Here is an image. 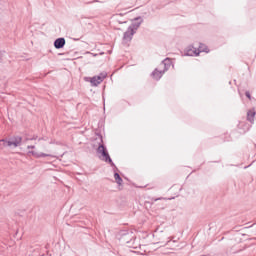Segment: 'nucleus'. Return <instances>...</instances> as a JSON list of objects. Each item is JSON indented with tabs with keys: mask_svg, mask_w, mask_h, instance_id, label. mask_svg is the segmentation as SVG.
I'll return each instance as SVG.
<instances>
[{
	"mask_svg": "<svg viewBox=\"0 0 256 256\" xmlns=\"http://www.w3.org/2000/svg\"><path fill=\"white\" fill-rule=\"evenodd\" d=\"M97 154L99 156V159L101 161H105V163H109L110 165L113 164V160H111V156H109V152L107 151V148L103 144H100L97 148Z\"/></svg>",
	"mask_w": 256,
	"mask_h": 256,
	"instance_id": "nucleus-1",
	"label": "nucleus"
},
{
	"mask_svg": "<svg viewBox=\"0 0 256 256\" xmlns=\"http://www.w3.org/2000/svg\"><path fill=\"white\" fill-rule=\"evenodd\" d=\"M139 29V23H132L128 30L124 33L123 41L125 43H129L131 39H133V35H135V31Z\"/></svg>",
	"mask_w": 256,
	"mask_h": 256,
	"instance_id": "nucleus-2",
	"label": "nucleus"
},
{
	"mask_svg": "<svg viewBox=\"0 0 256 256\" xmlns=\"http://www.w3.org/2000/svg\"><path fill=\"white\" fill-rule=\"evenodd\" d=\"M27 149H31L28 151V155H32V157H36V159H40L41 157H50L51 155L43 153L39 150H35V145L27 146Z\"/></svg>",
	"mask_w": 256,
	"mask_h": 256,
	"instance_id": "nucleus-3",
	"label": "nucleus"
},
{
	"mask_svg": "<svg viewBox=\"0 0 256 256\" xmlns=\"http://www.w3.org/2000/svg\"><path fill=\"white\" fill-rule=\"evenodd\" d=\"M105 77H107V74L102 73L99 76L87 78L86 81H90L92 87H97V85H101V83H103V81L105 80Z\"/></svg>",
	"mask_w": 256,
	"mask_h": 256,
	"instance_id": "nucleus-4",
	"label": "nucleus"
},
{
	"mask_svg": "<svg viewBox=\"0 0 256 256\" xmlns=\"http://www.w3.org/2000/svg\"><path fill=\"white\" fill-rule=\"evenodd\" d=\"M23 141V138L16 136L7 141L8 147H19Z\"/></svg>",
	"mask_w": 256,
	"mask_h": 256,
	"instance_id": "nucleus-5",
	"label": "nucleus"
},
{
	"mask_svg": "<svg viewBox=\"0 0 256 256\" xmlns=\"http://www.w3.org/2000/svg\"><path fill=\"white\" fill-rule=\"evenodd\" d=\"M186 55L189 57H199V50L193 46H189L186 49Z\"/></svg>",
	"mask_w": 256,
	"mask_h": 256,
	"instance_id": "nucleus-6",
	"label": "nucleus"
},
{
	"mask_svg": "<svg viewBox=\"0 0 256 256\" xmlns=\"http://www.w3.org/2000/svg\"><path fill=\"white\" fill-rule=\"evenodd\" d=\"M54 47L56 49H63L65 47V38H58L54 42Z\"/></svg>",
	"mask_w": 256,
	"mask_h": 256,
	"instance_id": "nucleus-7",
	"label": "nucleus"
},
{
	"mask_svg": "<svg viewBox=\"0 0 256 256\" xmlns=\"http://www.w3.org/2000/svg\"><path fill=\"white\" fill-rule=\"evenodd\" d=\"M163 73H165V70L163 71V70L156 69V70L152 73V75H153L154 79H156V81H159V79H160L161 77H163Z\"/></svg>",
	"mask_w": 256,
	"mask_h": 256,
	"instance_id": "nucleus-8",
	"label": "nucleus"
},
{
	"mask_svg": "<svg viewBox=\"0 0 256 256\" xmlns=\"http://www.w3.org/2000/svg\"><path fill=\"white\" fill-rule=\"evenodd\" d=\"M114 179H115V182H116L118 185H123V179L121 178V176L119 175V173H115V174H114Z\"/></svg>",
	"mask_w": 256,
	"mask_h": 256,
	"instance_id": "nucleus-9",
	"label": "nucleus"
},
{
	"mask_svg": "<svg viewBox=\"0 0 256 256\" xmlns=\"http://www.w3.org/2000/svg\"><path fill=\"white\" fill-rule=\"evenodd\" d=\"M198 51L199 53H209V48L205 44H200Z\"/></svg>",
	"mask_w": 256,
	"mask_h": 256,
	"instance_id": "nucleus-10",
	"label": "nucleus"
},
{
	"mask_svg": "<svg viewBox=\"0 0 256 256\" xmlns=\"http://www.w3.org/2000/svg\"><path fill=\"white\" fill-rule=\"evenodd\" d=\"M255 118V111L250 110L248 112V121H250L251 123H253V119Z\"/></svg>",
	"mask_w": 256,
	"mask_h": 256,
	"instance_id": "nucleus-11",
	"label": "nucleus"
},
{
	"mask_svg": "<svg viewBox=\"0 0 256 256\" xmlns=\"http://www.w3.org/2000/svg\"><path fill=\"white\" fill-rule=\"evenodd\" d=\"M167 65H171V60L169 58L165 59L162 63V66L165 67V70H167Z\"/></svg>",
	"mask_w": 256,
	"mask_h": 256,
	"instance_id": "nucleus-12",
	"label": "nucleus"
},
{
	"mask_svg": "<svg viewBox=\"0 0 256 256\" xmlns=\"http://www.w3.org/2000/svg\"><path fill=\"white\" fill-rule=\"evenodd\" d=\"M5 147H8L7 140L5 139L0 140V149H5Z\"/></svg>",
	"mask_w": 256,
	"mask_h": 256,
	"instance_id": "nucleus-13",
	"label": "nucleus"
},
{
	"mask_svg": "<svg viewBox=\"0 0 256 256\" xmlns=\"http://www.w3.org/2000/svg\"><path fill=\"white\" fill-rule=\"evenodd\" d=\"M246 97H247L248 99H251V94H250L249 92H246Z\"/></svg>",
	"mask_w": 256,
	"mask_h": 256,
	"instance_id": "nucleus-14",
	"label": "nucleus"
},
{
	"mask_svg": "<svg viewBox=\"0 0 256 256\" xmlns=\"http://www.w3.org/2000/svg\"><path fill=\"white\" fill-rule=\"evenodd\" d=\"M155 201H159V199H155Z\"/></svg>",
	"mask_w": 256,
	"mask_h": 256,
	"instance_id": "nucleus-15",
	"label": "nucleus"
},
{
	"mask_svg": "<svg viewBox=\"0 0 256 256\" xmlns=\"http://www.w3.org/2000/svg\"><path fill=\"white\" fill-rule=\"evenodd\" d=\"M2 56V54L0 53V57Z\"/></svg>",
	"mask_w": 256,
	"mask_h": 256,
	"instance_id": "nucleus-16",
	"label": "nucleus"
}]
</instances>
